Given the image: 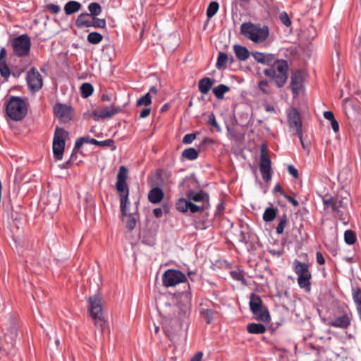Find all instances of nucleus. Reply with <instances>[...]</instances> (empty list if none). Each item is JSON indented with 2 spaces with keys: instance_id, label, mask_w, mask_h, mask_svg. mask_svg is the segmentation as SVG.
Here are the masks:
<instances>
[{
  "instance_id": "nucleus-1",
  "label": "nucleus",
  "mask_w": 361,
  "mask_h": 361,
  "mask_svg": "<svg viewBox=\"0 0 361 361\" xmlns=\"http://www.w3.org/2000/svg\"><path fill=\"white\" fill-rule=\"evenodd\" d=\"M90 316L94 321V326L103 333L108 327V322L103 312L102 297L94 294L87 298Z\"/></svg>"
},
{
  "instance_id": "nucleus-2",
  "label": "nucleus",
  "mask_w": 361,
  "mask_h": 361,
  "mask_svg": "<svg viewBox=\"0 0 361 361\" xmlns=\"http://www.w3.org/2000/svg\"><path fill=\"white\" fill-rule=\"evenodd\" d=\"M240 34L252 42L259 44L267 40L269 30L267 25L247 22L240 25Z\"/></svg>"
},
{
  "instance_id": "nucleus-3",
  "label": "nucleus",
  "mask_w": 361,
  "mask_h": 361,
  "mask_svg": "<svg viewBox=\"0 0 361 361\" xmlns=\"http://www.w3.org/2000/svg\"><path fill=\"white\" fill-rule=\"evenodd\" d=\"M128 170L126 166H121L117 175L116 190L119 192L121 211L124 216L128 215L129 190L126 183Z\"/></svg>"
},
{
  "instance_id": "nucleus-4",
  "label": "nucleus",
  "mask_w": 361,
  "mask_h": 361,
  "mask_svg": "<svg viewBox=\"0 0 361 361\" xmlns=\"http://www.w3.org/2000/svg\"><path fill=\"white\" fill-rule=\"evenodd\" d=\"M288 64L286 60H277L271 67L264 70L266 76L272 78L276 86L282 87L288 78Z\"/></svg>"
},
{
  "instance_id": "nucleus-5",
  "label": "nucleus",
  "mask_w": 361,
  "mask_h": 361,
  "mask_svg": "<svg viewBox=\"0 0 361 361\" xmlns=\"http://www.w3.org/2000/svg\"><path fill=\"white\" fill-rule=\"evenodd\" d=\"M293 269L298 276V283L300 288L309 293L311 290L312 274L306 263L295 259L293 262Z\"/></svg>"
},
{
  "instance_id": "nucleus-6",
  "label": "nucleus",
  "mask_w": 361,
  "mask_h": 361,
  "mask_svg": "<svg viewBox=\"0 0 361 361\" xmlns=\"http://www.w3.org/2000/svg\"><path fill=\"white\" fill-rule=\"evenodd\" d=\"M6 114L13 121H21L27 114L25 102L19 97H11L6 107Z\"/></svg>"
},
{
  "instance_id": "nucleus-7",
  "label": "nucleus",
  "mask_w": 361,
  "mask_h": 361,
  "mask_svg": "<svg viewBox=\"0 0 361 361\" xmlns=\"http://www.w3.org/2000/svg\"><path fill=\"white\" fill-rule=\"evenodd\" d=\"M250 308L257 320L263 322H269L271 317L268 309L263 306V302L261 298L252 293L250 300Z\"/></svg>"
},
{
  "instance_id": "nucleus-8",
  "label": "nucleus",
  "mask_w": 361,
  "mask_h": 361,
  "mask_svg": "<svg viewBox=\"0 0 361 361\" xmlns=\"http://www.w3.org/2000/svg\"><path fill=\"white\" fill-rule=\"evenodd\" d=\"M11 46L16 56L18 57L27 56L31 47L30 37L26 34L21 35L12 39Z\"/></svg>"
},
{
  "instance_id": "nucleus-9",
  "label": "nucleus",
  "mask_w": 361,
  "mask_h": 361,
  "mask_svg": "<svg viewBox=\"0 0 361 361\" xmlns=\"http://www.w3.org/2000/svg\"><path fill=\"white\" fill-rule=\"evenodd\" d=\"M68 133L62 128L56 127L53 139V153L57 160H61L65 148V138Z\"/></svg>"
},
{
  "instance_id": "nucleus-10",
  "label": "nucleus",
  "mask_w": 361,
  "mask_h": 361,
  "mask_svg": "<svg viewBox=\"0 0 361 361\" xmlns=\"http://www.w3.org/2000/svg\"><path fill=\"white\" fill-rule=\"evenodd\" d=\"M338 310L341 315L336 316L333 319L330 320L329 325L334 328L348 329L351 324L353 319L352 312L348 307H339Z\"/></svg>"
},
{
  "instance_id": "nucleus-11",
  "label": "nucleus",
  "mask_w": 361,
  "mask_h": 361,
  "mask_svg": "<svg viewBox=\"0 0 361 361\" xmlns=\"http://www.w3.org/2000/svg\"><path fill=\"white\" fill-rule=\"evenodd\" d=\"M191 298L192 296L190 292L182 293L176 306L178 313L175 317L180 320H183L190 315L192 307Z\"/></svg>"
},
{
  "instance_id": "nucleus-12",
  "label": "nucleus",
  "mask_w": 361,
  "mask_h": 361,
  "mask_svg": "<svg viewBox=\"0 0 361 361\" xmlns=\"http://www.w3.org/2000/svg\"><path fill=\"white\" fill-rule=\"evenodd\" d=\"M185 274L179 270L168 269L162 276V283L166 287H172L185 281Z\"/></svg>"
},
{
  "instance_id": "nucleus-13",
  "label": "nucleus",
  "mask_w": 361,
  "mask_h": 361,
  "mask_svg": "<svg viewBox=\"0 0 361 361\" xmlns=\"http://www.w3.org/2000/svg\"><path fill=\"white\" fill-rule=\"evenodd\" d=\"M288 121L289 126L295 129V134L299 137L302 147L305 148V144L302 140V121L297 110L293 109L288 113Z\"/></svg>"
},
{
  "instance_id": "nucleus-14",
  "label": "nucleus",
  "mask_w": 361,
  "mask_h": 361,
  "mask_svg": "<svg viewBox=\"0 0 361 361\" xmlns=\"http://www.w3.org/2000/svg\"><path fill=\"white\" fill-rule=\"evenodd\" d=\"M54 113L63 123L68 122L74 116V110L71 106L61 103L54 105Z\"/></svg>"
},
{
  "instance_id": "nucleus-15",
  "label": "nucleus",
  "mask_w": 361,
  "mask_h": 361,
  "mask_svg": "<svg viewBox=\"0 0 361 361\" xmlns=\"http://www.w3.org/2000/svg\"><path fill=\"white\" fill-rule=\"evenodd\" d=\"M305 75V71L300 69L292 73L290 87L295 97L299 94L303 87Z\"/></svg>"
},
{
  "instance_id": "nucleus-16",
  "label": "nucleus",
  "mask_w": 361,
  "mask_h": 361,
  "mask_svg": "<svg viewBox=\"0 0 361 361\" xmlns=\"http://www.w3.org/2000/svg\"><path fill=\"white\" fill-rule=\"evenodd\" d=\"M121 107L111 104L110 106H104L100 110H94L92 112V115L95 121H99V119L111 118L121 112Z\"/></svg>"
},
{
  "instance_id": "nucleus-17",
  "label": "nucleus",
  "mask_w": 361,
  "mask_h": 361,
  "mask_svg": "<svg viewBox=\"0 0 361 361\" xmlns=\"http://www.w3.org/2000/svg\"><path fill=\"white\" fill-rule=\"evenodd\" d=\"M27 82L29 87L34 92L39 90L42 87V77L35 68L27 72Z\"/></svg>"
},
{
  "instance_id": "nucleus-18",
  "label": "nucleus",
  "mask_w": 361,
  "mask_h": 361,
  "mask_svg": "<svg viewBox=\"0 0 361 361\" xmlns=\"http://www.w3.org/2000/svg\"><path fill=\"white\" fill-rule=\"evenodd\" d=\"M259 171L264 181L268 182L271 180V160L264 153H262L260 157Z\"/></svg>"
},
{
  "instance_id": "nucleus-19",
  "label": "nucleus",
  "mask_w": 361,
  "mask_h": 361,
  "mask_svg": "<svg viewBox=\"0 0 361 361\" xmlns=\"http://www.w3.org/2000/svg\"><path fill=\"white\" fill-rule=\"evenodd\" d=\"M252 56L258 63L270 67L277 61L274 55L271 54L255 52L252 53Z\"/></svg>"
},
{
  "instance_id": "nucleus-20",
  "label": "nucleus",
  "mask_w": 361,
  "mask_h": 361,
  "mask_svg": "<svg viewBox=\"0 0 361 361\" xmlns=\"http://www.w3.org/2000/svg\"><path fill=\"white\" fill-rule=\"evenodd\" d=\"M214 82V79L207 77L203 78L198 82L199 91L203 94H207L211 90Z\"/></svg>"
},
{
  "instance_id": "nucleus-21",
  "label": "nucleus",
  "mask_w": 361,
  "mask_h": 361,
  "mask_svg": "<svg viewBox=\"0 0 361 361\" xmlns=\"http://www.w3.org/2000/svg\"><path fill=\"white\" fill-rule=\"evenodd\" d=\"M164 198V192L159 188H152L148 194V200L151 203H159Z\"/></svg>"
},
{
  "instance_id": "nucleus-22",
  "label": "nucleus",
  "mask_w": 361,
  "mask_h": 361,
  "mask_svg": "<svg viewBox=\"0 0 361 361\" xmlns=\"http://www.w3.org/2000/svg\"><path fill=\"white\" fill-rule=\"evenodd\" d=\"M91 18L90 15L84 13L79 15L76 19L75 25L78 27H89L91 26Z\"/></svg>"
},
{
  "instance_id": "nucleus-23",
  "label": "nucleus",
  "mask_w": 361,
  "mask_h": 361,
  "mask_svg": "<svg viewBox=\"0 0 361 361\" xmlns=\"http://www.w3.org/2000/svg\"><path fill=\"white\" fill-rule=\"evenodd\" d=\"M157 178L161 185H168L171 183V173L166 170L159 169L157 172Z\"/></svg>"
},
{
  "instance_id": "nucleus-24",
  "label": "nucleus",
  "mask_w": 361,
  "mask_h": 361,
  "mask_svg": "<svg viewBox=\"0 0 361 361\" xmlns=\"http://www.w3.org/2000/svg\"><path fill=\"white\" fill-rule=\"evenodd\" d=\"M200 314L207 324H211L213 322L214 312L212 309L208 308L205 305L200 304Z\"/></svg>"
},
{
  "instance_id": "nucleus-25",
  "label": "nucleus",
  "mask_w": 361,
  "mask_h": 361,
  "mask_svg": "<svg viewBox=\"0 0 361 361\" xmlns=\"http://www.w3.org/2000/svg\"><path fill=\"white\" fill-rule=\"evenodd\" d=\"M233 50H234L236 57L240 61H245L250 56V53H249L248 49L243 46L235 44L233 46Z\"/></svg>"
},
{
  "instance_id": "nucleus-26",
  "label": "nucleus",
  "mask_w": 361,
  "mask_h": 361,
  "mask_svg": "<svg viewBox=\"0 0 361 361\" xmlns=\"http://www.w3.org/2000/svg\"><path fill=\"white\" fill-rule=\"evenodd\" d=\"M279 213V209L272 205L265 209L262 219L265 222H271L276 217Z\"/></svg>"
},
{
  "instance_id": "nucleus-27",
  "label": "nucleus",
  "mask_w": 361,
  "mask_h": 361,
  "mask_svg": "<svg viewBox=\"0 0 361 361\" xmlns=\"http://www.w3.org/2000/svg\"><path fill=\"white\" fill-rule=\"evenodd\" d=\"M81 8V4L75 1L67 2L64 6V11L66 15H71Z\"/></svg>"
},
{
  "instance_id": "nucleus-28",
  "label": "nucleus",
  "mask_w": 361,
  "mask_h": 361,
  "mask_svg": "<svg viewBox=\"0 0 361 361\" xmlns=\"http://www.w3.org/2000/svg\"><path fill=\"white\" fill-rule=\"evenodd\" d=\"M247 331L252 334H262L266 331V327L262 324L250 323L247 326Z\"/></svg>"
},
{
  "instance_id": "nucleus-29",
  "label": "nucleus",
  "mask_w": 361,
  "mask_h": 361,
  "mask_svg": "<svg viewBox=\"0 0 361 361\" xmlns=\"http://www.w3.org/2000/svg\"><path fill=\"white\" fill-rule=\"evenodd\" d=\"M85 143H90L96 145L97 140L94 138H90L89 135L80 137L77 139L74 146V151L80 149Z\"/></svg>"
},
{
  "instance_id": "nucleus-30",
  "label": "nucleus",
  "mask_w": 361,
  "mask_h": 361,
  "mask_svg": "<svg viewBox=\"0 0 361 361\" xmlns=\"http://www.w3.org/2000/svg\"><path fill=\"white\" fill-rule=\"evenodd\" d=\"M230 88L226 85L220 84L218 86L213 88V93L215 97L219 99L224 98V94L229 92Z\"/></svg>"
},
{
  "instance_id": "nucleus-31",
  "label": "nucleus",
  "mask_w": 361,
  "mask_h": 361,
  "mask_svg": "<svg viewBox=\"0 0 361 361\" xmlns=\"http://www.w3.org/2000/svg\"><path fill=\"white\" fill-rule=\"evenodd\" d=\"M228 61V55L224 52H219L218 57H217V61L216 63V67L218 69L225 68Z\"/></svg>"
},
{
  "instance_id": "nucleus-32",
  "label": "nucleus",
  "mask_w": 361,
  "mask_h": 361,
  "mask_svg": "<svg viewBox=\"0 0 361 361\" xmlns=\"http://www.w3.org/2000/svg\"><path fill=\"white\" fill-rule=\"evenodd\" d=\"M103 39V36L97 32H92L88 34L87 40L92 44H97L100 43Z\"/></svg>"
},
{
  "instance_id": "nucleus-33",
  "label": "nucleus",
  "mask_w": 361,
  "mask_h": 361,
  "mask_svg": "<svg viewBox=\"0 0 361 361\" xmlns=\"http://www.w3.org/2000/svg\"><path fill=\"white\" fill-rule=\"evenodd\" d=\"M205 197H207V200H208V199H209L208 195L204 193L202 191H200L198 192H191L188 195V198L190 200H193V201L197 202L204 201Z\"/></svg>"
},
{
  "instance_id": "nucleus-34",
  "label": "nucleus",
  "mask_w": 361,
  "mask_h": 361,
  "mask_svg": "<svg viewBox=\"0 0 361 361\" xmlns=\"http://www.w3.org/2000/svg\"><path fill=\"white\" fill-rule=\"evenodd\" d=\"M93 90V86L90 83L85 82L80 87L81 96L87 98L92 94Z\"/></svg>"
},
{
  "instance_id": "nucleus-35",
  "label": "nucleus",
  "mask_w": 361,
  "mask_h": 361,
  "mask_svg": "<svg viewBox=\"0 0 361 361\" xmlns=\"http://www.w3.org/2000/svg\"><path fill=\"white\" fill-rule=\"evenodd\" d=\"M182 157L188 160H195L198 157V152L195 148H188L183 150Z\"/></svg>"
},
{
  "instance_id": "nucleus-36",
  "label": "nucleus",
  "mask_w": 361,
  "mask_h": 361,
  "mask_svg": "<svg viewBox=\"0 0 361 361\" xmlns=\"http://www.w3.org/2000/svg\"><path fill=\"white\" fill-rule=\"evenodd\" d=\"M323 204L325 209H330L332 212H336L337 205L335 202V198L330 197L328 198L323 199Z\"/></svg>"
},
{
  "instance_id": "nucleus-37",
  "label": "nucleus",
  "mask_w": 361,
  "mask_h": 361,
  "mask_svg": "<svg viewBox=\"0 0 361 361\" xmlns=\"http://www.w3.org/2000/svg\"><path fill=\"white\" fill-rule=\"evenodd\" d=\"M288 224V217L286 214H283L279 220V223L276 228V232L278 235L282 234L284 231V228Z\"/></svg>"
},
{
  "instance_id": "nucleus-38",
  "label": "nucleus",
  "mask_w": 361,
  "mask_h": 361,
  "mask_svg": "<svg viewBox=\"0 0 361 361\" xmlns=\"http://www.w3.org/2000/svg\"><path fill=\"white\" fill-rule=\"evenodd\" d=\"M219 8V3L216 1H212L207 9V16L208 18H212L218 11Z\"/></svg>"
},
{
  "instance_id": "nucleus-39",
  "label": "nucleus",
  "mask_w": 361,
  "mask_h": 361,
  "mask_svg": "<svg viewBox=\"0 0 361 361\" xmlns=\"http://www.w3.org/2000/svg\"><path fill=\"white\" fill-rule=\"evenodd\" d=\"M152 104V97L149 94V92H147L144 96L141 97L137 101V106H148Z\"/></svg>"
},
{
  "instance_id": "nucleus-40",
  "label": "nucleus",
  "mask_w": 361,
  "mask_h": 361,
  "mask_svg": "<svg viewBox=\"0 0 361 361\" xmlns=\"http://www.w3.org/2000/svg\"><path fill=\"white\" fill-rule=\"evenodd\" d=\"M345 242L348 245H353L356 241L355 233L351 230H347L344 233Z\"/></svg>"
},
{
  "instance_id": "nucleus-41",
  "label": "nucleus",
  "mask_w": 361,
  "mask_h": 361,
  "mask_svg": "<svg viewBox=\"0 0 361 361\" xmlns=\"http://www.w3.org/2000/svg\"><path fill=\"white\" fill-rule=\"evenodd\" d=\"M88 9L93 16H99L102 12V7L101 6L97 3H91L88 6Z\"/></svg>"
},
{
  "instance_id": "nucleus-42",
  "label": "nucleus",
  "mask_w": 361,
  "mask_h": 361,
  "mask_svg": "<svg viewBox=\"0 0 361 361\" xmlns=\"http://www.w3.org/2000/svg\"><path fill=\"white\" fill-rule=\"evenodd\" d=\"M0 73L4 78H8L10 76L11 71L6 63V61H0Z\"/></svg>"
},
{
  "instance_id": "nucleus-43",
  "label": "nucleus",
  "mask_w": 361,
  "mask_h": 361,
  "mask_svg": "<svg viewBox=\"0 0 361 361\" xmlns=\"http://www.w3.org/2000/svg\"><path fill=\"white\" fill-rule=\"evenodd\" d=\"M189 202L185 198H180L176 204V209L179 212H185L188 210Z\"/></svg>"
},
{
  "instance_id": "nucleus-44",
  "label": "nucleus",
  "mask_w": 361,
  "mask_h": 361,
  "mask_svg": "<svg viewBox=\"0 0 361 361\" xmlns=\"http://www.w3.org/2000/svg\"><path fill=\"white\" fill-rule=\"evenodd\" d=\"M231 277L238 281H240L243 284L246 285V280L244 278L243 273L240 271H232L230 273Z\"/></svg>"
},
{
  "instance_id": "nucleus-45",
  "label": "nucleus",
  "mask_w": 361,
  "mask_h": 361,
  "mask_svg": "<svg viewBox=\"0 0 361 361\" xmlns=\"http://www.w3.org/2000/svg\"><path fill=\"white\" fill-rule=\"evenodd\" d=\"M127 216L128 220L126 221V228L128 229V231H131L135 228L137 221L133 214H130Z\"/></svg>"
},
{
  "instance_id": "nucleus-46",
  "label": "nucleus",
  "mask_w": 361,
  "mask_h": 361,
  "mask_svg": "<svg viewBox=\"0 0 361 361\" xmlns=\"http://www.w3.org/2000/svg\"><path fill=\"white\" fill-rule=\"evenodd\" d=\"M90 27L104 28L106 27V20L105 19L92 18Z\"/></svg>"
},
{
  "instance_id": "nucleus-47",
  "label": "nucleus",
  "mask_w": 361,
  "mask_h": 361,
  "mask_svg": "<svg viewBox=\"0 0 361 361\" xmlns=\"http://www.w3.org/2000/svg\"><path fill=\"white\" fill-rule=\"evenodd\" d=\"M269 82L266 80H260L258 83L259 89L265 94H269L270 91L269 90Z\"/></svg>"
},
{
  "instance_id": "nucleus-48",
  "label": "nucleus",
  "mask_w": 361,
  "mask_h": 361,
  "mask_svg": "<svg viewBox=\"0 0 361 361\" xmlns=\"http://www.w3.org/2000/svg\"><path fill=\"white\" fill-rule=\"evenodd\" d=\"M100 147H109L111 148V150H115L116 147L114 145V141L112 139H107L103 141L97 140V145Z\"/></svg>"
},
{
  "instance_id": "nucleus-49",
  "label": "nucleus",
  "mask_w": 361,
  "mask_h": 361,
  "mask_svg": "<svg viewBox=\"0 0 361 361\" xmlns=\"http://www.w3.org/2000/svg\"><path fill=\"white\" fill-rule=\"evenodd\" d=\"M353 298L356 306L361 304V288H356L353 290Z\"/></svg>"
},
{
  "instance_id": "nucleus-50",
  "label": "nucleus",
  "mask_w": 361,
  "mask_h": 361,
  "mask_svg": "<svg viewBox=\"0 0 361 361\" xmlns=\"http://www.w3.org/2000/svg\"><path fill=\"white\" fill-rule=\"evenodd\" d=\"M279 19L281 22L286 27H288L291 25V20L287 13L285 11H283L280 13Z\"/></svg>"
},
{
  "instance_id": "nucleus-51",
  "label": "nucleus",
  "mask_w": 361,
  "mask_h": 361,
  "mask_svg": "<svg viewBox=\"0 0 361 361\" xmlns=\"http://www.w3.org/2000/svg\"><path fill=\"white\" fill-rule=\"evenodd\" d=\"M208 123L209 125L214 126L216 129L217 131H219V132L221 131V127L217 123V122L216 121L215 116L213 113H211L209 116Z\"/></svg>"
},
{
  "instance_id": "nucleus-52",
  "label": "nucleus",
  "mask_w": 361,
  "mask_h": 361,
  "mask_svg": "<svg viewBox=\"0 0 361 361\" xmlns=\"http://www.w3.org/2000/svg\"><path fill=\"white\" fill-rule=\"evenodd\" d=\"M196 135L194 133L186 134L183 138L184 144H190L195 139Z\"/></svg>"
},
{
  "instance_id": "nucleus-53",
  "label": "nucleus",
  "mask_w": 361,
  "mask_h": 361,
  "mask_svg": "<svg viewBox=\"0 0 361 361\" xmlns=\"http://www.w3.org/2000/svg\"><path fill=\"white\" fill-rule=\"evenodd\" d=\"M188 209L191 213L195 214L203 209V207H200L194 203L190 202L188 205Z\"/></svg>"
},
{
  "instance_id": "nucleus-54",
  "label": "nucleus",
  "mask_w": 361,
  "mask_h": 361,
  "mask_svg": "<svg viewBox=\"0 0 361 361\" xmlns=\"http://www.w3.org/2000/svg\"><path fill=\"white\" fill-rule=\"evenodd\" d=\"M46 7L49 11H50L51 12H52L54 14H57L58 13H59L60 10H61L59 6L54 4H49L47 5Z\"/></svg>"
},
{
  "instance_id": "nucleus-55",
  "label": "nucleus",
  "mask_w": 361,
  "mask_h": 361,
  "mask_svg": "<svg viewBox=\"0 0 361 361\" xmlns=\"http://www.w3.org/2000/svg\"><path fill=\"white\" fill-rule=\"evenodd\" d=\"M281 195L289 202H290L293 206L297 207L299 204V202L298 200H296L293 197L284 193L281 192Z\"/></svg>"
},
{
  "instance_id": "nucleus-56",
  "label": "nucleus",
  "mask_w": 361,
  "mask_h": 361,
  "mask_svg": "<svg viewBox=\"0 0 361 361\" xmlns=\"http://www.w3.org/2000/svg\"><path fill=\"white\" fill-rule=\"evenodd\" d=\"M288 171L294 178H298V176H299L298 171L293 165H288Z\"/></svg>"
},
{
  "instance_id": "nucleus-57",
  "label": "nucleus",
  "mask_w": 361,
  "mask_h": 361,
  "mask_svg": "<svg viewBox=\"0 0 361 361\" xmlns=\"http://www.w3.org/2000/svg\"><path fill=\"white\" fill-rule=\"evenodd\" d=\"M316 259L317 262L320 265H322L325 263L324 257H323L322 254L320 252H317L316 253Z\"/></svg>"
},
{
  "instance_id": "nucleus-58",
  "label": "nucleus",
  "mask_w": 361,
  "mask_h": 361,
  "mask_svg": "<svg viewBox=\"0 0 361 361\" xmlns=\"http://www.w3.org/2000/svg\"><path fill=\"white\" fill-rule=\"evenodd\" d=\"M150 111H151L150 108L143 109L140 114V117L142 118L147 117L149 115Z\"/></svg>"
},
{
  "instance_id": "nucleus-59",
  "label": "nucleus",
  "mask_w": 361,
  "mask_h": 361,
  "mask_svg": "<svg viewBox=\"0 0 361 361\" xmlns=\"http://www.w3.org/2000/svg\"><path fill=\"white\" fill-rule=\"evenodd\" d=\"M331 128L336 133L339 130V124L338 121L334 118L333 121H330Z\"/></svg>"
},
{
  "instance_id": "nucleus-60",
  "label": "nucleus",
  "mask_w": 361,
  "mask_h": 361,
  "mask_svg": "<svg viewBox=\"0 0 361 361\" xmlns=\"http://www.w3.org/2000/svg\"><path fill=\"white\" fill-rule=\"evenodd\" d=\"M324 117L329 121H331L335 118L334 115L331 111H324Z\"/></svg>"
},
{
  "instance_id": "nucleus-61",
  "label": "nucleus",
  "mask_w": 361,
  "mask_h": 361,
  "mask_svg": "<svg viewBox=\"0 0 361 361\" xmlns=\"http://www.w3.org/2000/svg\"><path fill=\"white\" fill-rule=\"evenodd\" d=\"M75 151L73 150V153L71 154V158L69 160H68L62 166V168L66 169L68 168L70 164L73 161V157L76 156Z\"/></svg>"
},
{
  "instance_id": "nucleus-62",
  "label": "nucleus",
  "mask_w": 361,
  "mask_h": 361,
  "mask_svg": "<svg viewBox=\"0 0 361 361\" xmlns=\"http://www.w3.org/2000/svg\"><path fill=\"white\" fill-rule=\"evenodd\" d=\"M203 356V353L202 352H198L193 356L190 361H201Z\"/></svg>"
},
{
  "instance_id": "nucleus-63",
  "label": "nucleus",
  "mask_w": 361,
  "mask_h": 361,
  "mask_svg": "<svg viewBox=\"0 0 361 361\" xmlns=\"http://www.w3.org/2000/svg\"><path fill=\"white\" fill-rule=\"evenodd\" d=\"M6 51L4 47H2L0 50V61H6Z\"/></svg>"
},
{
  "instance_id": "nucleus-64",
  "label": "nucleus",
  "mask_w": 361,
  "mask_h": 361,
  "mask_svg": "<svg viewBox=\"0 0 361 361\" xmlns=\"http://www.w3.org/2000/svg\"><path fill=\"white\" fill-rule=\"evenodd\" d=\"M153 214L157 218H160L162 216V209L160 208H156L153 210Z\"/></svg>"
}]
</instances>
